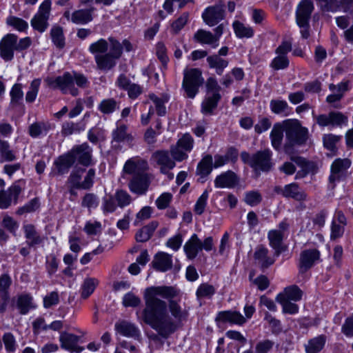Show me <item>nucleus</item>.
I'll return each instance as SVG.
<instances>
[{"instance_id": "nucleus-22", "label": "nucleus", "mask_w": 353, "mask_h": 353, "mask_svg": "<svg viewBox=\"0 0 353 353\" xmlns=\"http://www.w3.org/2000/svg\"><path fill=\"white\" fill-rule=\"evenodd\" d=\"M268 250L262 245L256 248L254 259L261 269H265L274 264L275 259L268 256Z\"/></svg>"}, {"instance_id": "nucleus-9", "label": "nucleus", "mask_w": 353, "mask_h": 353, "mask_svg": "<svg viewBox=\"0 0 353 353\" xmlns=\"http://www.w3.org/2000/svg\"><path fill=\"white\" fill-rule=\"evenodd\" d=\"M154 178V175L148 172L135 174L129 181L128 188L134 194L144 195L148 191Z\"/></svg>"}, {"instance_id": "nucleus-29", "label": "nucleus", "mask_w": 353, "mask_h": 353, "mask_svg": "<svg viewBox=\"0 0 353 353\" xmlns=\"http://www.w3.org/2000/svg\"><path fill=\"white\" fill-rule=\"evenodd\" d=\"M284 131L285 123L283 125L279 123H275L272 128L270 133V139L272 145L276 150H279L281 149Z\"/></svg>"}, {"instance_id": "nucleus-39", "label": "nucleus", "mask_w": 353, "mask_h": 353, "mask_svg": "<svg viewBox=\"0 0 353 353\" xmlns=\"http://www.w3.org/2000/svg\"><path fill=\"white\" fill-rule=\"evenodd\" d=\"M221 99V94L219 93H213L212 96L207 97L202 103L201 112L205 114H212Z\"/></svg>"}, {"instance_id": "nucleus-6", "label": "nucleus", "mask_w": 353, "mask_h": 353, "mask_svg": "<svg viewBox=\"0 0 353 353\" xmlns=\"http://www.w3.org/2000/svg\"><path fill=\"white\" fill-rule=\"evenodd\" d=\"M351 165L352 161L348 158H337L332 163L327 183L329 190H334L337 183L347 179L348 176V169Z\"/></svg>"}, {"instance_id": "nucleus-18", "label": "nucleus", "mask_w": 353, "mask_h": 353, "mask_svg": "<svg viewBox=\"0 0 353 353\" xmlns=\"http://www.w3.org/2000/svg\"><path fill=\"white\" fill-rule=\"evenodd\" d=\"M69 152L73 156L74 161L77 160L80 164L84 166H89L92 164V149L87 143L76 145Z\"/></svg>"}, {"instance_id": "nucleus-64", "label": "nucleus", "mask_w": 353, "mask_h": 353, "mask_svg": "<svg viewBox=\"0 0 353 353\" xmlns=\"http://www.w3.org/2000/svg\"><path fill=\"white\" fill-rule=\"evenodd\" d=\"M194 140L189 134H185L176 143L185 152H190L193 148Z\"/></svg>"}, {"instance_id": "nucleus-43", "label": "nucleus", "mask_w": 353, "mask_h": 353, "mask_svg": "<svg viewBox=\"0 0 353 353\" xmlns=\"http://www.w3.org/2000/svg\"><path fill=\"white\" fill-rule=\"evenodd\" d=\"M271 111L276 114H283L287 116L290 112V107L285 100L272 99L270 102Z\"/></svg>"}, {"instance_id": "nucleus-3", "label": "nucleus", "mask_w": 353, "mask_h": 353, "mask_svg": "<svg viewBox=\"0 0 353 353\" xmlns=\"http://www.w3.org/2000/svg\"><path fill=\"white\" fill-rule=\"evenodd\" d=\"M46 81L49 86L60 90L63 94H70L77 96L79 94L78 89L74 83L79 88H86L89 83L87 78L81 74L77 72H65L62 76L55 78H48Z\"/></svg>"}, {"instance_id": "nucleus-12", "label": "nucleus", "mask_w": 353, "mask_h": 353, "mask_svg": "<svg viewBox=\"0 0 353 353\" xmlns=\"http://www.w3.org/2000/svg\"><path fill=\"white\" fill-rule=\"evenodd\" d=\"M149 165L146 159L139 156L133 157L128 159L123 168V174L132 175L147 173Z\"/></svg>"}, {"instance_id": "nucleus-38", "label": "nucleus", "mask_w": 353, "mask_h": 353, "mask_svg": "<svg viewBox=\"0 0 353 353\" xmlns=\"http://www.w3.org/2000/svg\"><path fill=\"white\" fill-rule=\"evenodd\" d=\"M194 39L201 43L212 45L213 47L218 46L217 37L214 36L212 32L203 29L199 30L194 34Z\"/></svg>"}, {"instance_id": "nucleus-53", "label": "nucleus", "mask_w": 353, "mask_h": 353, "mask_svg": "<svg viewBox=\"0 0 353 353\" xmlns=\"http://www.w3.org/2000/svg\"><path fill=\"white\" fill-rule=\"evenodd\" d=\"M215 292L216 290L213 285L208 283H202L197 288L196 295L198 299L210 298L215 294Z\"/></svg>"}, {"instance_id": "nucleus-31", "label": "nucleus", "mask_w": 353, "mask_h": 353, "mask_svg": "<svg viewBox=\"0 0 353 353\" xmlns=\"http://www.w3.org/2000/svg\"><path fill=\"white\" fill-rule=\"evenodd\" d=\"M89 117V114L86 113L81 122L79 123H72V122H66L64 123L62 125L61 133L64 136H69L74 132H79L82 130H84L85 128V121L86 119Z\"/></svg>"}, {"instance_id": "nucleus-56", "label": "nucleus", "mask_w": 353, "mask_h": 353, "mask_svg": "<svg viewBox=\"0 0 353 353\" xmlns=\"http://www.w3.org/2000/svg\"><path fill=\"white\" fill-rule=\"evenodd\" d=\"M0 152L1 157L6 161H12L16 159L13 151L10 150L9 143L7 141L0 139Z\"/></svg>"}, {"instance_id": "nucleus-10", "label": "nucleus", "mask_w": 353, "mask_h": 353, "mask_svg": "<svg viewBox=\"0 0 353 353\" xmlns=\"http://www.w3.org/2000/svg\"><path fill=\"white\" fill-rule=\"evenodd\" d=\"M51 10V1L45 0L39 6L37 13L31 20V26L40 32H44L48 26Z\"/></svg>"}, {"instance_id": "nucleus-60", "label": "nucleus", "mask_w": 353, "mask_h": 353, "mask_svg": "<svg viewBox=\"0 0 353 353\" xmlns=\"http://www.w3.org/2000/svg\"><path fill=\"white\" fill-rule=\"evenodd\" d=\"M141 299L132 292L125 294L123 297L122 303L125 307H136L141 304Z\"/></svg>"}, {"instance_id": "nucleus-52", "label": "nucleus", "mask_w": 353, "mask_h": 353, "mask_svg": "<svg viewBox=\"0 0 353 353\" xmlns=\"http://www.w3.org/2000/svg\"><path fill=\"white\" fill-rule=\"evenodd\" d=\"M341 136L332 134L324 135L323 138V145L328 150L335 152L336 151V143L341 140Z\"/></svg>"}, {"instance_id": "nucleus-50", "label": "nucleus", "mask_w": 353, "mask_h": 353, "mask_svg": "<svg viewBox=\"0 0 353 353\" xmlns=\"http://www.w3.org/2000/svg\"><path fill=\"white\" fill-rule=\"evenodd\" d=\"M40 85V79H35L31 82L29 90L26 94V101L27 103H32L35 101L39 92Z\"/></svg>"}, {"instance_id": "nucleus-34", "label": "nucleus", "mask_w": 353, "mask_h": 353, "mask_svg": "<svg viewBox=\"0 0 353 353\" xmlns=\"http://www.w3.org/2000/svg\"><path fill=\"white\" fill-rule=\"evenodd\" d=\"M159 223L157 221H152L148 225L143 227L137 232L135 235L136 240L138 242H146L152 236L154 230L157 228Z\"/></svg>"}, {"instance_id": "nucleus-8", "label": "nucleus", "mask_w": 353, "mask_h": 353, "mask_svg": "<svg viewBox=\"0 0 353 353\" xmlns=\"http://www.w3.org/2000/svg\"><path fill=\"white\" fill-rule=\"evenodd\" d=\"M213 245L214 243L212 236L205 238L203 242H202L197 234H193L185 243L183 250L187 258L192 260L196 257L199 252L203 249L207 252L211 251Z\"/></svg>"}, {"instance_id": "nucleus-27", "label": "nucleus", "mask_w": 353, "mask_h": 353, "mask_svg": "<svg viewBox=\"0 0 353 353\" xmlns=\"http://www.w3.org/2000/svg\"><path fill=\"white\" fill-rule=\"evenodd\" d=\"M115 327L119 333L127 337L137 338L140 335L139 328L130 322L121 321L116 323Z\"/></svg>"}, {"instance_id": "nucleus-19", "label": "nucleus", "mask_w": 353, "mask_h": 353, "mask_svg": "<svg viewBox=\"0 0 353 353\" xmlns=\"http://www.w3.org/2000/svg\"><path fill=\"white\" fill-rule=\"evenodd\" d=\"M152 159L159 166L160 172L166 174L168 171L172 170L175 166V161L168 150H157L152 155Z\"/></svg>"}, {"instance_id": "nucleus-35", "label": "nucleus", "mask_w": 353, "mask_h": 353, "mask_svg": "<svg viewBox=\"0 0 353 353\" xmlns=\"http://www.w3.org/2000/svg\"><path fill=\"white\" fill-rule=\"evenodd\" d=\"M327 338L321 334L308 341L305 345L306 353H319L320 352L326 343Z\"/></svg>"}, {"instance_id": "nucleus-48", "label": "nucleus", "mask_w": 353, "mask_h": 353, "mask_svg": "<svg viewBox=\"0 0 353 353\" xmlns=\"http://www.w3.org/2000/svg\"><path fill=\"white\" fill-rule=\"evenodd\" d=\"M276 301L282 305L283 312L290 314H295L299 312V306L290 301L284 299L283 296H276Z\"/></svg>"}, {"instance_id": "nucleus-24", "label": "nucleus", "mask_w": 353, "mask_h": 353, "mask_svg": "<svg viewBox=\"0 0 353 353\" xmlns=\"http://www.w3.org/2000/svg\"><path fill=\"white\" fill-rule=\"evenodd\" d=\"M238 182L237 176L232 171H227L217 176L214 180V185L218 188H234Z\"/></svg>"}, {"instance_id": "nucleus-54", "label": "nucleus", "mask_w": 353, "mask_h": 353, "mask_svg": "<svg viewBox=\"0 0 353 353\" xmlns=\"http://www.w3.org/2000/svg\"><path fill=\"white\" fill-rule=\"evenodd\" d=\"M40 206L39 200L38 198H34L28 202L23 206L19 208L17 214L19 215L23 214L25 213H30L36 211Z\"/></svg>"}, {"instance_id": "nucleus-63", "label": "nucleus", "mask_w": 353, "mask_h": 353, "mask_svg": "<svg viewBox=\"0 0 353 353\" xmlns=\"http://www.w3.org/2000/svg\"><path fill=\"white\" fill-rule=\"evenodd\" d=\"M274 342L270 339L259 341L255 346L256 353H268L273 348Z\"/></svg>"}, {"instance_id": "nucleus-2", "label": "nucleus", "mask_w": 353, "mask_h": 353, "mask_svg": "<svg viewBox=\"0 0 353 353\" xmlns=\"http://www.w3.org/2000/svg\"><path fill=\"white\" fill-rule=\"evenodd\" d=\"M88 50L94 55L97 68L103 71L114 68L122 55L121 43L112 37H108V40L100 39L91 43Z\"/></svg>"}, {"instance_id": "nucleus-7", "label": "nucleus", "mask_w": 353, "mask_h": 353, "mask_svg": "<svg viewBox=\"0 0 353 353\" xmlns=\"http://www.w3.org/2000/svg\"><path fill=\"white\" fill-rule=\"evenodd\" d=\"M183 75L182 88L185 90L186 96L193 99L203 83L202 72L198 68H191L184 70Z\"/></svg>"}, {"instance_id": "nucleus-14", "label": "nucleus", "mask_w": 353, "mask_h": 353, "mask_svg": "<svg viewBox=\"0 0 353 353\" xmlns=\"http://www.w3.org/2000/svg\"><path fill=\"white\" fill-rule=\"evenodd\" d=\"M224 4L221 2L214 6L208 7L202 14V18L204 22L210 26L216 25L224 19Z\"/></svg>"}, {"instance_id": "nucleus-28", "label": "nucleus", "mask_w": 353, "mask_h": 353, "mask_svg": "<svg viewBox=\"0 0 353 353\" xmlns=\"http://www.w3.org/2000/svg\"><path fill=\"white\" fill-rule=\"evenodd\" d=\"M270 245L274 250V255L277 257L283 251L282 242L284 238L283 234L276 230H270L268 234Z\"/></svg>"}, {"instance_id": "nucleus-41", "label": "nucleus", "mask_w": 353, "mask_h": 353, "mask_svg": "<svg viewBox=\"0 0 353 353\" xmlns=\"http://www.w3.org/2000/svg\"><path fill=\"white\" fill-rule=\"evenodd\" d=\"M50 129V125L45 122H35L29 126V134L32 138L47 134Z\"/></svg>"}, {"instance_id": "nucleus-4", "label": "nucleus", "mask_w": 353, "mask_h": 353, "mask_svg": "<svg viewBox=\"0 0 353 353\" xmlns=\"http://www.w3.org/2000/svg\"><path fill=\"white\" fill-rule=\"evenodd\" d=\"M285 143L283 146L284 151L288 154L294 152V145H301L305 143L308 137V130L302 127L299 122H285Z\"/></svg>"}, {"instance_id": "nucleus-20", "label": "nucleus", "mask_w": 353, "mask_h": 353, "mask_svg": "<svg viewBox=\"0 0 353 353\" xmlns=\"http://www.w3.org/2000/svg\"><path fill=\"white\" fill-rule=\"evenodd\" d=\"M79 339V336L74 334L63 332L60 334L59 340L62 349L70 352L80 353L84 347L78 345Z\"/></svg>"}, {"instance_id": "nucleus-16", "label": "nucleus", "mask_w": 353, "mask_h": 353, "mask_svg": "<svg viewBox=\"0 0 353 353\" xmlns=\"http://www.w3.org/2000/svg\"><path fill=\"white\" fill-rule=\"evenodd\" d=\"M17 36L8 34L0 41V57L6 61H11L14 57V52L17 50Z\"/></svg>"}, {"instance_id": "nucleus-17", "label": "nucleus", "mask_w": 353, "mask_h": 353, "mask_svg": "<svg viewBox=\"0 0 353 353\" xmlns=\"http://www.w3.org/2000/svg\"><path fill=\"white\" fill-rule=\"evenodd\" d=\"M314 9V3L311 0H302L297 5L296 9V22L301 26H306L310 22L312 13Z\"/></svg>"}, {"instance_id": "nucleus-51", "label": "nucleus", "mask_w": 353, "mask_h": 353, "mask_svg": "<svg viewBox=\"0 0 353 353\" xmlns=\"http://www.w3.org/2000/svg\"><path fill=\"white\" fill-rule=\"evenodd\" d=\"M254 272L251 271L250 272L249 279L250 281L255 285L257 286L258 289L261 291L265 290L269 287L270 281L268 277L265 275H260L258 277L254 279Z\"/></svg>"}, {"instance_id": "nucleus-58", "label": "nucleus", "mask_w": 353, "mask_h": 353, "mask_svg": "<svg viewBox=\"0 0 353 353\" xmlns=\"http://www.w3.org/2000/svg\"><path fill=\"white\" fill-rule=\"evenodd\" d=\"M262 196L258 191H250L245 194L244 201L250 206H256L261 203Z\"/></svg>"}, {"instance_id": "nucleus-49", "label": "nucleus", "mask_w": 353, "mask_h": 353, "mask_svg": "<svg viewBox=\"0 0 353 353\" xmlns=\"http://www.w3.org/2000/svg\"><path fill=\"white\" fill-rule=\"evenodd\" d=\"M50 34L54 44L57 47L62 48L65 45L63 29L59 26L53 27L51 29Z\"/></svg>"}, {"instance_id": "nucleus-32", "label": "nucleus", "mask_w": 353, "mask_h": 353, "mask_svg": "<svg viewBox=\"0 0 353 353\" xmlns=\"http://www.w3.org/2000/svg\"><path fill=\"white\" fill-rule=\"evenodd\" d=\"M149 98L154 103L157 114L160 117L165 116L166 114L165 104L168 102L170 97L167 94H161L160 96L150 94Z\"/></svg>"}, {"instance_id": "nucleus-55", "label": "nucleus", "mask_w": 353, "mask_h": 353, "mask_svg": "<svg viewBox=\"0 0 353 353\" xmlns=\"http://www.w3.org/2000/svg\"><path fill=\"white\" fill-rule=\"evenodd\" d=\"M11 101V104L18 105L20 101L22 100L23 97V92L22 90V84L21 83H15L10 92Z\"/></svg>"}, {"instance_id": "nucleus-30", "label": "nucleus", "mask_w": 353, "mask_h": 353, "mask_svg": "<svg viewBox=\"0 0 353 353\" xmlns=\"http://www.w3.org/2000/svg\"><path fill=\"white\" fill-rule=\"evenodd\" d=\"M212 157L207 154L198 163L196 168V174L201 176L202 183L205 181V178L208 176L212 170Z\"/></svg>"}, {"instance_id": "nucleus-33", "label": "nucleus", "mask_w": 353, "mask_h": 353, "mask_svg": "<svg viewBox=\"0 0 353 353\" xmlns=\"http://www.w3.org/2000/svg\"><path fill=\"white\" fill-rule=\"evenodd\" d=\"M218 319L223 322L242 325L245 322L244 316L238 312L223 311L218 314Z\"/></svg>"}, {"instance_id": "nucleus-47", "label": "nucleus", "mask_w": 353, "mask_h": 353, "mask_svg": "<svg viewBox=\"0 0 353 353\" xmlns=\"http://www.w3.org/2000/svg\"><path fill=\"white\" fill-rule=\"evenodd\" d=\"M84 172L85 169L81 168H75L72 171L68 179V183L70 187L81 189L82 174Z\"/></svg>"}, {"instance_id": "nucleus-15", "label": "nucleus", "mask_w": 353, "mask_h": 353, "mask_svg": "<svg viewBox=\"0 0 353 353\" xmlns=\"http://www.w3.org/2000/svg\"><path fill=\"white\" fill-rule=\"evenodd\" d=\"M320 252L315 248L307 249L300 254L299 268L300 273H305L320 260Z\"/></svg>"}, {"instance_id": "nucleus-36", "label": "nucleus", "mask_w": 353, "mask_h": 353, "mask_svg": "<svg viewBox=\"0 0 353 353\" xmlns=\"http://www.w3.org/2000/svg\"><path fill=\"white\" fill-rule=\"evenodd\" d=\"M207 62L210 68H214L219 75H221L225 68L228 65V61L224 59L217 54H214L208 57Z\"/></svg>"}, {"instance_id": "nucleus-25", "label": "nucleus", "mask_w": 353, "mask_h": 353, "mask_svg": "<svg viewBox=\"0 0 353 353\" xmlns=\"http://www.w3.org/2000/svg\"><path fill=\"white\" fill-rule=\"evenodd\" d=\"M74 163L73 156L70 152L59 157L54 162L57 174L59 175L67 174Z\"/></svg>"}, {"instance_id": "nucleus-5", "label": "nucleus", "mask_w": 353, "mask_h": 353, "mask_svg": "<svg viewBox=\"0 0 353 353\" xmlns=\"http://www.w3.org/2000/svg\"><path fill=\"white\" fill-rule=\"evenodd\" d=\"M272 152L270 149L259 150L252 156L247 152L241 153V159L243 163L249 165L256 172H268L274 166Z\"/></svg>"}, {"instance_id": "nucleus-1", "label": "nucleus", "mask_w": 353, "mask_h": 353, "mask_svg": "<svg viewBox=\"0 0 353 353\" xmlns=\"http://www.w3.org/2000/svg\"><path fill=\"white\" fill-rule=\"evenodd\" d=\"M179 294V290L173 286H153L145 290L143 321L163 338L173 334L177 330L178 323L188 316V310L173 299Z\"/></svg>"}, {"instance_id": "nucleus-62", "label": "nucleus", "mask_w": 353, "mask_h": 353, "mask_svg": "<svg viewBox=\"0 0 353 353\" xmlns=\"http://www.w3.org/2000/svg\"><path fill=\"white\" fill-rule=\"evenodd\" d=\"M169 152L174 161H182L188 157L187 152H185V150L176 144L170 147Z\"/></svg>"}, {"instance_id": "nucleus-57", "label": "nucleus", "mask_w": 353, "mask_h": 353, "mask_svg": "<svg viewBox=\"0 0 353 353\" xmlns=\"http://www.w3.org/2000/svg\"><path fill=\"white\" fill-rule=\"evenodd\" d=\"M189 19V13L183 12L177 19L171 25V31L174 34H177L188 23Z\"/></svg>"}, {"instance_id": "nucleus-13", "label": "nucleus", "mask_w": 353, "mask_h": 353, "mask_svg": "<svg viewBox=\"0 0 353 353\" xmlns=\"http://www.w3.org/2000/svg\"><path fill=\"white\" fill-rule=\"evenodd\" d=\"M274 191L285 198L293 199L298 201H305L307 199L306 193L296 183L285 185L284 187L275 186Z\"/></svg>"}, {"instance_id": "nucleus-46", "label": "nucleus", "mask_w": 353, "mask_h": 353, "mask_svg": "<svg viewBox=\"0 0 353 353\" xmlns=\"http://www.w3.org/2000/svg\"><path fill=\"white\" fill-rule=\"evenodd\" d=\"M100 112L105 114H109L119 109L117 101L112 99H105L102 100L98 105Z\"/></svg>"}, {"instance_id": "nucleus-45", "label": "nucleus", "mask_w": 353, "mask_h": 353, "mask_svg": "<svg viewBox=\"0 0 353 353\" xmlns=\"http://www.w3.org/2000/svg\"><path fill=\"white\" fill-rule=\"evenodd\" d=\"M233 28L235 34L239 38H251L254 35V30L251 27L246 26L239 21L233 23Z\"/></svg>"}, {"instance_id": "nucleus-61", "label": "nucleus", "mask_w": 353, "mask_h": 353, "mask_svg": "<svg viewBox=\"0 0 353 353\" xmlns=\"http://www.w3.org/2000/svg\"><path fill=\"white\" fill-rule=\"evenodd\" d=\"M115 199L117 201L118 205L121 208L127 206L132 202L131 196L126 191L123 190L117 191Z\"/></svg>"}, {"instance_id": "nucleus-26", "label": "nucleus", "mask_w": 353, "mask_h": 353, "mask_svg": "<svg viewBox=\"0 0 353 353\" xmlns=\"http://www.w3.org/2000/svg\"><path fill=\"white\" fill-rule=\"evenodd\" d=\"M94 10L95 8L94 7L76 10L72 13L70 21L75 24H86L92 21V13Z\"/></svg>"}, {"instance_id": "nucleus-40", "label": "nucleus", "mask_w": 353, "mask_h": 353, "mask_svg": "<svg viewBox=\"0 0 353 353\" xmlns=\"http://www.w3.org/2000/svg\"><path fill=\"white\" fill-rule=\"evenodd\" d=\"M302 291L301 289L296 285H292L288 287H286L283 292L279 293L276 296H283L284 299L288 301H298L301 299L302 297Z\"/></svg>"}, {"instance_id": "nucleus-21", "label": "nucleus", "mask_w": 353, "mask_h": 353, "mask_svg": "<svg viewBox=\"0 0 353 353\" xmlns=\"http://www.w3.org/2000/svg\"><path fill=\"white\" fill-rule=\"evenodd\" d=\"M152 265L157 271L166 272L172 268V256L164 252H159L154 256Z\"/></svg>"}, {"instance_id": "nucleus-11", "label": "nucleus", "mask_w": 353, "mask_h": 353, "mask_svg": "<svg viewBox=\"0 0 353 353\" xmlns=\"http://www.w3.org/2000/svg\"><path fill=\"white\" fill-rule=\"evenodd\" d=\"M21 192L19 182L14 183L7 190H0V208L7 209L12 204L16 205Z\"/></svg>"}, {"instance_id": "nucleus-59", "label": "nucleus", "mask_w": 353, "mask_h": 353, "mask_svg": "<svg viewBox=\"0 0 353 353\" xmlns=\"http://www.w3.org/2000/svg\"><path fill=\"white\" fill-rule=\"evenodd\" d=\"M289 60L286 56L279 55L276 57L271 62L270 67L274 70H283L288 67Z\"/></svg>"}, {"instance_id": "nucleus-42", "label": "nucleus", "mask_w": 353, "mask_h": 353, "mask_svg": "<svg viewBox=\"0 0 353 353\" xmlns=\"http://www.w3.org/2000/svg\"><path fill=\"white\" fill-rule=\"evenodd\" d=\"M99 284V281L95 278H86L81 285V296L83 299L88 298L94 291Z\"/></svg>"}, {"instance_id": "nucleus-23", "label": "nucleus", "mask_w": 353, "mask_h": 353, "mask_svg": "<svg viewBox=\"0 0 353 353\" xmlns=\"http://www.w3.org/2000/svg\"><path fill=\"white\" fill-rule=\"evenodd\" d=\"M26 243L29 247H35L43 243L44 238L37 231L32 224H26L23 226Z\"/></svg>"}, {"instance_id": "nucleus-44", "label": "nucleus", "mask_w": 353, "mask_h": 353, "mask_svg": "<svg viewBox=\"0 0 353 353\" xmlns=\"http://www.w3.org/2000/svg\"><path fill=\"white\" fill-rule=\"evenodd\" d=\"M112 142L121 143L123 141H132L133 137L127 132V127L125 125L118 126L112 133Z\"/></svg>"}, {"instance_id": "nucleus-37", "label": "nucleus", "mask_w": 353, "mask_h": 353, "mask_svg": "<svg viewBox=\"0 0 353 353\" xmlns=\"http://www.w3.org/2000/svg\"><path fill=\"white\" fill-rule=\"evenodd\" d=\"M16 307L21 314H26L31 309L34 308L32 296L28 294L18 296Z\"/></svg>"}]
</instances>
